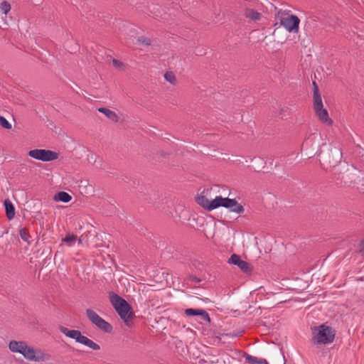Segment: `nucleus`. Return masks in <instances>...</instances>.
<instances>
[{"mask_svg":"<svg viewBox=\"0 0 364 364\" xmlns=\"http://www.w3.org/2000/svg\"><path fill=\"white\" fill-rule=\"evenodd\" d=\"M226 202V208H229L230 211L238 214H242L244 213V207L241 204L238 203L235 199H231L228 198Z\"/></svg>","mask_w":364,"mask_h":364,"instance_id":"11","label":"nucleus"},{"mask_svg":"<svg viewBox=\"0 0 364 364\" xmlns=\"http://www.w3.org/2000/svg\"><path fill=\"white\" fill-rule=\"evenodd\" d=\"M316 116L319 120L327 125H331L333 120L329 117L328 111L322 107V108H317L314 109Z\"/></svg>","mask_w":364,"mask_h":364,"instance_id":"10","label":"nucleus"},{"mask_svg":"<svg viewBox=\"0 0 364 364\" xmlns=\"http://www.w3.org/2000/svg\"><path fill=\"white\" fill-rule=\"evenodd\" d=\"M228 198H223L222 196H216L213 200H210L209 204V211L216 209L219 207L226 208L227 200Z\"/></svg>","mask_w":364,"mask_h":364,"instance_id":"12","label":"nucleus"},{"mask_svg":"<svg viewBox=\"0 0 364 364\" xmlns=\"http://www.w3.org/2000/svg\"><path fill=\"white\" fill-rule=\"evenodd\" d=\"M55 201H61L63 203H68L72 199V196L65 191H60L54 196L53 198Z\"/></svg>","mask_w":364,"mask_h":364,"instance_id":"15","label":"nucleus"},{"mask_svg":"<svg viewBox=\"0 0 364 364\" xmlns=\"http://www.w3.org/2000/svg\"><path fill=\"white\" fill-rule=\"evenodd\" d=\"M9 348L13 353L21 354L29 361L44 362L49 360L51 358L50 355L45 353L43 350L34 348L23 341H11L9 343Z\"/></svg>","mask_w":364,"mask_h":364,"instance_id":"1","label":"nucleus"},{"mask_svg":"<svg viewBox=\"0 0 364 364\" xmlns=\"http://www.w3.org/2000/svg\"><path fill=\"white\" fill-rule=\"evenodd\" d=\"M28 155L33 159L42 161H51L58 158L57 152L46 149H33L28 151Z\"/></svg>","mask_w":364,"mask_h":364,"instance_id":"6","label":"nucleus"},{"mask_svg":"<svg viewBox=\"0 0 364 364\" xmlns=\"http://www.w3.org/2000/svg\"><path fill=\"white\" fill-rule=\"evenodd\" d=\"M185 314L188 316H200V319L203 321L210 322V318L208 314L203 309H186Z\"/></svg>","mask_w":364,"mask_h":364,"instance_id":"9","label":"nucleus"},{"mask_svg":"<svg viewBox=\"0 0 364 364\" xmlns=\"http://www.w3.org/2000/svg\"><path fill=\"white\" fill-rule=\"evenodd\" d=\"M86 316L89 321L100 330L105 333L112 332L113 329L112 326L100 317L94 310L87 309L86 310Z\"/></svg>","mask_w":364,"mask_h":364,"instance_id":"5","label":"nucleus"},{"mask_svg":"<svg viewBox=\"0 0 364 364\" xmlns=\"http://www.w3.org/2000/svg\"><path fill=\"white\" fill-rule=\"evenodd\" d=\"M98 111L103 113L110 120L115 122H118L119 117L114 112L105 107H100L98 109Z\"/></svg>","mask_w":364,"mask_h":364,"instance_id":"14","label":"nucleus"},{"mask_svg":"<svg viewBox=\"0 0 364 364\" xmlns=\"http://www.w3.org/2000/svg\"><path fill=\"white\" fill-rule=\"evenodd\" d=\"M138 41L140 42L141 44L146 45V46H150L151 43V41L150 38H145V37H139L138 38Z\"/></svg>","mask_w":364,"mask_h":364,"instance_id":"26","label":"nucleus"},{"mask_svg":"<svg viewBox=\"0 0 364 364\" xmlns=\"http://www.w3.org/2000/svg\"><path fill=\"white\" fill-rule=\"evenodd\" d=\"M164 78L172 85H175L176 82V76L172 72H166L164 74Z\"/></svg>","mask_w":364,"mask_h":364,"instance_id":"21","label":"nucleus"},{"mask_svg":"<svg viewBox=\"0 0 364 364\" xmlns=\"http://www.w3.org/2000/svg\"><path fill=\"white\" fill-rule=\"evenodd\" d=\"M19 235L23 241L28 242V244L31 243V242L29 240V238L31 237V236L28 233L27 228H23L20 229Z\"/></svg>","mask_w":364,"mask_h":364,"instance_id":"20","label":"nucleus"},{"mask_svg":"<svg viewBox=\"0 0 364 364\" xmlns=\"http://www.w3.org/2000/svg\"><path fill=\"white\" fill-rule=\"evenodd\" d=\"M111 304L124 323L129 326V320L133 316L131 306L128 302L113 291L109 293Z\"/></svg>","mask_w":364,"mask_h":364,"instance_id":"2","label":"nucleus"},{"mask_svg":"<svg viewBox=\"0 0 364 364\" xmlns=\"http://www.w3.org/2000/svg\"><path fill=\"white\" fill-rule=\"evenodd\" d=\"M245 359L250 364H269L264 359H259L248 354L245 355Z\"/></svg>","mask_w":364,"mask_h":364,"instance_id":"16","label":"nucleus"},{"mask_svg":"<svg viewBox=\"0 0 364 364\" xmlns=\"http://www.w3.org/2000/svg\"><path fill=\"white\" fill-rule=\"evenodd\" d=\"M359 252L364 255V239L360 242L359 245Z\"/></svg>","mask_w":364,"mask_h":364,"instance_id":"28","label":"nucleus"},{"mask_svg":"<svg viewBox=\"0 0 364 364\" xmlns=\"http://www.w3.org/2000/svg\"><path fill=\"white\" fill-rule=\"evenodd\" d=\"M245 16L251 20L258 21L261 18V14L253 9H247L245 11Z\"/></svg>","mask_w":364,"mask_h":364,"instance_id":"18","label":"nucleus"},{"mask_svg":"<svg viewBox=\"0 0 364 364\" xmlns=\"http://www.w3.org/2000/svg\"><path fill=\"white\" fill-rule=\"evenodd\" d=\"M112 63H113V65L116 68H118V69H122L124 66V63L122 62H121L120 60H117V59H113L112 60Z\"/></svg>","mask_w":364,"mask_h":364,"instance_id":"27","label":"nucleus"},{"mask_svg":"<svg viewBox=\"0 0 364 364\" xmlns=\"http://www.w3.org/2000/svg\"><path fill=\"white\" fill-rule=\"evenodd\" d=\"M335 330L331 326L321 324L312 328L311 341L316 345H326L333 343L335 338Z\"/></svg>","mask_w":364,"mask_h":364,"instance_id":"3","label":"nucleus"},{"mask_svg":"<svg viewBox=\"0 0 364 364\" xmlns=\"http://www.w3.org/2000/svg\"><path fill=\"white\" fill-rule=\"evenodd\" d=\"M228 263L237 266L245 273H248L252 271L250 264L242 260L240 257L236 254L231 255L228 259Z\"/></svg>","mask_w":364,"mask_h":364,"instance_id":"8","label":"nucleus"},{"mask_svg":"<svg viewBox=\"0 0 364 364\" xmlns=\"http://www.w3.org/2000/svg\"><path fill=\"white\" fill-rule=\"evenodd\" d=\"M58 328L62 333L67 337L75 339V341L79 343L85 345L95 350H99L100 349V345L83 336L78 330H71L63 326H60Z\"/></svg>","mask_w":364,"mask_h":364,"instance_id":"4","label":"nucleus"},{"mask_svg":"<svg viewBox=\"0 0 364 364\" xmlns=\"http://www.w3.org/2000/svg\"><path fill=\"white\" fill-rule=\"evenodd\" d=\"M313 86H314V90H313V92L314 93H318L319 92V90H318V87L316 84V82H313Z\"/></svg>","mask_w":364,"mask_h":364,"instance_id":"29","label":"nucleus"},{"mask_svg":"<svg viewBox=\"0 0 364 364\" xmlns=\"http://www.w3.org/2000/svg\"><path fill=\"white\" fill-rule=\"evenodd\" d=\"M299 23L300 19L295 15H291L281 19V25L289 32L297 33Z\"/></svg>","mask_w":364,"mask_h":364,"instance_id":"7","label":"nucleus"},{"mask_svg":"<svg viewBox=\"0 0 364 364\" xmlns=\"http://www.w3.org/2000/svg\"><path fill=\"white\" fill-rule=\"evenodd\" d=\"M76 240L77 236L74 235H68L63 239V242L67 243L69 246H72Z\"/></svg>","mask_w":364,"mask_h":364,"instance_id":"22","label":"nucleus"},{"mask_svg":"<svg viewBox=\"0 0 364 364\" xmlns=\"http://www.w3.org/2000/svg\"><path fill=\"white\" fill-rule=\"evenodd\" d=\"M0 9L4 14H7L11 10V5L6 1H4L0 4Z\"/></svg>","mask_w":364,"mask_h":364,"instance_id":"23","label":"nucleus"},{"mask_svg":"<svg viewBox=\"0 0 364 364\" xmlns=\"http://www.w3.org/2000/svg\"><path fill=\"white\" fill-rule=\"evenodd\" d=\"M0 125L7 129H10L11 128V124L2 116H0Z\"/></svg>","mask_w":364,"mask_h":364,"instance_id":"24","label":"nucleus"},{"mask_svg":"<svg viewBox=\"0 0 364 364\" xmlns=\"http://www.w3.org/2000/svg\"><path fill=\"white\" fill-rule=\"evenodd\" d=\"M323 102L320 92L314 93V109L322 108Z\"/></svg>","mask_w":364,"mask_h":364,"instance_id":"19","label":"nucleus"},{"mask_svg":"<svg viewBox=\"0 0 364 364\" xmlns=\"http://www.w3.org/2000/svg\"><path fill=\"white\" fill-rule=\"evenodd\" d=\"M196 202L201 207L209 210V204L210 203V200H209L205 196H198L196 198Z\"/></svg>","mask_w":364,"mask_h":364,"instance_id":"17","label":"nucleus"},{"mask_svg":"<svg viewBox=\"0 0 364 364\" xmlns=\"http://www.w3.org/2000/svg\"><path fill=\"white\" fill-rule=\"evenodd\" d=\"M187 280L195 283H200L202 281L200 278L191 274L187 275Z\"/></svg>","mask_w":364,"mask_h":364,"instance_id":"25","label":"nucleus"},{"mask_svg":"<svg viewBox=\"0 0 364 364\" xmlns=\"http://www.w3.org/2000/svg\"><path fill=\"white\" fill-rule=\"evenodd\" d=\"M4 206L6 210V214L8 219L11 220L15 215V208L12 203L9 200L4 201Z\"/></svg>","mask_w":364,"mask_h":364,"instance_id":"13","label":"nucleus"}]
</instances>
